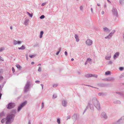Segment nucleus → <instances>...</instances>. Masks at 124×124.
<instances>
[{
  "label": "nucleus",
  "mask_w": 124,
  "mask_h": 124,
  "mask_svg": "<svg viewBox=\"0 0 124 124\" xmlns=\"http://www.w3.org/2000/svg\"><path fill=\"white\" fill-rule=\"evenodd\" d=\"M12 70L13 71V73H14V72H15V70L14 68V67H12Z\"/></svg>",
  "instance_id": "36"
},
{
  "label": "nucleus",
  "mask_w": 124,
  "mask_h": 124,
  "mask_svg": "<svg viewBox=\"0 0 124 124\" xmlns=\"http://www.w3.org/2000/svg\"><path fill=\"white\" fill-rule=\"evenodd\" d=\"M56 86H54V85H53V86L54 87H56Z\"/></svg>",
  "instance_id": "59"
},
{
  "label": "nucleus",
  "mask_w": 124,
  "mask_h": 124,
  "mask_svg": "<svg viewBox=\"0 0 124 124\" xmlns=\"http://www.w3.org/2000/svg\"><path fill=\"white\" fill-rule=\"evenodd\" d=\"M104 13V12L103 11H102L101 12V14L102 15H103Z\"/></svg>",
  "instance_id": "48"
},
{
  "label": "nucleus",
  "mask_w": 124,
  "mask_h": 124,
  "mask_svg": "<svg viewBox=\"0 0 124 124\" xmlns=\"http://www.w3.org/2000/svg\"><path fill=\"white\" fill-rule=\"evenodd\" d=\"M107 0L109 3H111V2L109 0Z\"/></svg>",
  "instance_id": "51"
},
{
  "label": "nucleus",
  "mask_w": 124,
  "mask_h": 124,
  "mask_svg": "<svg viewBox=\"0 0 124 124\" xmlns=\"http://www.w3.org/2000/svg\"><path fill=\"white\" fill-rule=\"evenodd\" d=\"M6 121V119L5 118V119H3L1 120V122L2 123H4L5 121Z\"/></svg>",
  "instance_id": "25"
},
{
  "label": "nucleus",
  "mask_w": 124,
  "mask_h": 124,
  "mask_svg": "<svg viewBox=\"0 0 124 124\" xmlns=\"http://www.w3.org/2000/svg\"><path fill=\"white\" fill-rule=\"evenodd\" d=\"M28 124H31V122L30 121H29L28 122Z\"/></svg>",
  "instance_id": "52"
},
{
  "label": "nucleus",
  "mask_w": 124,
  "mask_h": 124,
  "mask_svg": "<svg viewBox=\"0 0 124 124\" xmlns=\"http://www.w3.org/2000/svg\"><path fill=\"white\" fill-rule=\"evenodd\" d=\"M91 10L92 11V8H91Z\"/></svg>",
  "instance_id": "63"
},
{
  "label": "nucleus",
  "mask_w": 124,
  "mask_h": 124,
  "mask_svg": "<svg viewBox=\"0 0 124 124\" xmlns=\"http://www.w3.org/2000/svg\"><path fill=\"white\" fill-rule=\"evenodd\" d=\"M86 43L88 45H91L92 43V41L90 39H88L86 41Z\"/></svg>",
  "instance_id": "6"
},
{
  "label": "nucleus",
  "mask_w": 124,
  "mask_h": 124,
  "mask_svg": "<svg viewBox=\"0 0 124 124\" xmlns=\"http://www.w3.org/2000/svg\"><path fill=\"white\" fill-rule=\"evenodd\" d=\"M43 86H42V89H43Z\"/></svg>",
  "instance_id": "64"
},
{
  "label": "nucleus",
  "mask_w": 124,
  "mask_h": 124,
  "mask_svg": "<svg viewBox=\"0 0 124 124\" xmlns=\"http://www.w3.org/2000/svg\"><path fill=\"white\" fill-rule=\"evenodd\" d=\"M41 65V64H39L38 65Z\"/></svg>",
  "instance_id": "61"
},
{
  "label": "nucleus",
  "mask_w": 124,
  "mask_h": 124,
  "mask_svg": "<svg viewBox=\"0 0 124 124\" xmlns=\"http://www.w3.org/2000/svg\"><path fill=\"white\" fill-rule=\"evenodd\" d=\"M16 66L20 70L21 69V66L19 65L16 64Z\"/></svg>",
  "instance_id": "23"
},
{
  "label": "nucleus",
  "mask_w": 124,
  "mask_h": 124,
  "mask_svg": "<svg viewBox=\"0 0 124 124\" xmlns=\"http://www.w3.org/2000/svg\"><path fill=\"white\" fill-rule=\"evenodd\" d=\"M3 77H2V76H0V81H1V80H2V79H3Z\"/></svg>",
  "instance_id": "37"
},
{
  "label": "nucleus",
  "mask_w": 124,
  "mask_h": 124,
  "mask_svg": "<svg viewBox=\"0 0 124 124\" xmlns=\"http://www.w3.org/2000/svg\"><path fill=\"white\" fill-rule=\"evenodd\" d=\"M124 69V68L123 67H120L119 68V70L121 71L123 70Z\"/></svg>",
  "instance_id": "26"
},
{
  "label": "nucleus",
  "mask_w": 124,
  "mask_h": 124,
  "mask_svg": "<svg viewBox=\"0 0 124 124\" xmlns=\"http://www.w3.org/2000/svg\"><path fill=\"white\" fill-rule=\"evenodd\" d=\"M103 29L104 31H105V32L108 31V32H109V30H108V29L106 27H105V28H104Z\"/></svg>",
  "instance_id": "17"
},
{
  "label": "nucleus",
  "mask_w": 124,
  "mask_h": 124,
  "mask_svg": "<svg viewBox=\"0 0 124 124\" xmlns=\"http://www.w3.org/2000/svg\"><path fill=\"white\" fill-rule=\"evenodd\" d=\"M22 43V42L20 41H16V40H14V44L16 45L17 44H20Z\"/></svg>",
  "instance_id": "11"
},
{
  "label": "nucleus",
  "mask_w": 124,
  "mask_h": 124,
  "mask_svg": "<svg viewBox=\"0 0 124 124\" xmlns=\"http://www.w3.org/2000/svg\"><path fill=\"white\" fill-rule=\"evenodd\" d=\"M15 106V103H9L7 107L8 109H11L13 108Z\"/></svg>",
  "instance_id": "4"
},
{
  "label": "nucleus",
  "mask_w": 124,
  "mask_h": 124,
  "mask_svg": "<svg viewBox=\"0 0 124 124\" xmlns=\"http://www.w3.org/2000/svg\"><path fill=\"white\" fill-rule=\"evenodd\" d=\"M115 32V31L114 30L111 33H112V34H113Z\"/></svg>",
  "instance_id": "40"
},
{
  "label": "nucleus",
  "mask_w": 124,
  "mask_h": 124,
  "mask_svg": "<svg viewBox=\"0 0 124 124\" xmlns=\"http://www.w3.org/2000/svg\"><path fill=\"white\" fill-rule=\"evenodd\" d=\"M98 94L99 96H103L105 95V94L102 93H98Z\"/></svg>",
  "instance_id": "16"
},
{
  "label": "nucleus",
  "mask_w": 124,
  "mask_h": 124,
  "mask_svg": "<svg viewBox=\"0 0 124 124\" xmlns=\"http://www.w3.org/2000/svg\"><path fill=\"white\" fill-rule=\"evenodd\" d=\"M117 102V103H120V102L119 101H118Z\"/></svg>",
  "instance_id": "50"
},
{
  "label": "nucleus",
  "mask_w": 124,
  "mask_h": 124,
  "mask_svg": "<svg viewBox=\"0 0 124 124\" xmlns=\"http://www.w3.org/2000/svg\"><path fill=\"white\" fill-rule=\"evenodd\" d=\"M111 72L109 71H108L105 73V74L106 75H108L110 74Z\"/></svg>",
  "instance_id": "21"
},
{
  "label": "nucleus",
  "mask_w": 124,
  "mask_h": 124,
  "mask_svg": "<svg viewBox=\"0 0 124 124\" xmlns=\"http://www.w3.org/2000/svg\"><path fill=\"white\" fill-rule=\"evenodd\" d=\"M91 103H92L95 107L98 109H100V103L97 98L96 97L93 98L91 101Z\"/></svg>",
  "instance_id": "2"
},
{
  "label": "nucleus",
  "mask_w": 124,
  "mask_h": 124,
  "mask_svg": "<svg viewBox=\"0 0 124 124\" xmlns=\"http://www.w3.org/2000/svg\"><path fill=\"white\" fill-rule=\"evenodd\" d=\"M1 95H2V94L1 93H0V99H1Z\"/></svg>",
  "instance_id": "54"
},
{
  "label": "nucleus",
  "mask_w": 124,
  "mask_h": 124,
  "mask_svg": "<svg viewBox=\"0 0 124 124\" xmlns=\"http://www.w3.org/2000/svg\"><path fill=\"white\" fill-rule=\"evenodd\" d=\"M74 60V59H73V58H72V59H71V61H73Z\"/></svg>",
  "instance_id": "57"
},
{
  "label": "nucleus",
  "mask_w": 124,
  "mask_h": 124,
  "mask_svg": "<svg viewBox=\"0 0 124 124\" xmlns=\"http://www.w3.org/2000/svg\"><path fill=\"white\" fill-rule=\"evenodd\" d=\"M4 115V113L3 112H2L0 114V116H3Z\"/></svg>",
  "instance_id": "34"
},
{
  "label": "nucleus",
  "mask_w": 124,
  "mask_h": 124,
  "mask_svg": "<svg viewBox=\"0 0 124 124\" xmlns=\"http://www.w3.org/2000/svg\"><path fill=\"white\" fill-rule=\"evenodd\" d=\"M4 50V49L1 48L0 49V52H1L3 50Z\"/></svg>",
  "instance_id": "43"
},
{
  "label": "nucleus",
  "mask_w": 124,
  "mask_h": 124,
  "mask_svg": "<svg viewBox=\"0 0 124 124\" xmlns=\"http://www.w3.org/2000/svg\"><path fill=\"white\" fill-rule=\"evenodd\" d=\"M110 37L109 36H107V37H105V38L106 39H107V38H110Z\"/></svg>",
  "instance_id": "42"
},
{
  "label": "nucleus",
  "mask_w": 124,
  "mask_h": 124,
  "mask_svg": "<svg viewBox=\"0 0 124 124\" xmlns=\"http://www.w3.org/2000/svg\"><path fill=\"white\" fill-rule=\"evenodd\" d=\"M1 86H0V91H1L2 88V87Z\"/></svg>",
  "instance_id": "44"
},
{
  "label": "nucleus",
  "mask_w": 124,
  "mask_h": 124,
  "mask_svg": "<svg viewBox=\"0 0 124 124\" xmlns=\"http://www.w3.org/2000/svg\"><path fill=\"white\" fill-rule=\"evenodd\" d=\"M97 5L98 6H100V4H99V3H98L97 4Z\"/></svg>",
  "instance_id": "53"
},
{
  "label": "nucleus",
  "mask_w": 124,
  "mask_h": 124,
  "mask_svg": "<svg viewBox=\"0 0 124 124\" xmlns=\"http://www.w3.org/2000/svg\"><path fill=\"white\" fill-rule=\"evenodd\" d=\"M35 56L34 55H29V56L31 58H32Z\"/></svg>",
  "instance_id": "32"
},
{
  "label": "nucleus",
  "mask_w": 124,
  "mask_h": 124,
  "mask_svg": "<svg viewBox=\"0 0 124 124\" xmlns=\"http://www.w3.org/2000/svg\"><path fill=\"white\" fill-rule=\"evenodd\" d=\"M113 34H112V33H111L109 34V36L110 37H111L113 35Z\"/></svg>",
  "instance_id": "39"
},
{
  "label": "nucleus",
  "mask_w": 124,
  "mask_h": 124,
  "mask_svg": "<svg viewBox=\"0 0 124 124\" xmlns=\"http://www.w3.org/2000/svg\"><path fill=\"white\" fill-rule=\"evenodd\" d=\"M91 60V59L90 58H88L87 59V62H90Z\"/></svg>",
  "instance_id": "29"
},
{
  "label": "nucleus",
  "mask_w": 124,
  "mask_h": 124,
  "mask_svg": "<svg viewBox=\"0 0 124 124\" xmlns=\"http://www.w3.org/2000/svg\"><path fill=\"white\" fill-rule=\"evenodd\" d=\"M80 10H82L83 9V7L82 6H81L80 7Z\"/></svg>",
  "instance_id": "38"
},
{
  "label": "nucleus",
  "mask_w": 124,
  "mask_h": 124,
  "mask_svg": "<svg viewBox=\"0 0 124 124\" xmlns=\"http://www.w3.org/2000/svg\"><path fill=\"white\" fill-rule=\"evenodd\" d=\"M46 4V3H43L42 4V6H44V5H45Z\"/></svg>",
  "instance_id": "45"
},
{
  "label": "nucleus",
  "mask_w": 124,
  "mask_h": 124,
  "mask_svg": "<svg viewBox=\"0 0 124 124\" xmlns=\"http://www.w3.org/2000/svg\"><path fill=\"white\" fill-rule=\"evenodd\" d=\"M57 97V95L56 94H54L53 95V99H55Z\"/></svg>",
  "instance_id": "27"
},
{
  "label": "nucleus",
  "mask_w": 124,
  "mask_h": 124,
  "mask_svg": "<svg viewBox=\"0 0 124 124\" xmlns=\"http://www.w3.org/2000/svg\"><path fill=\"white\" fill-rule=\"evenodd\" d=\"M122 120H124V116L122 117L120 119L118 120V121L117 122V124L119 123V122H120Z\"/></svg>",
  "instance_id": "14"
},
{
  "label": "nucleus",
  "mask_w": 124,
  "mask_h": 124,
  "mask_svg": "<svg viewBox=\"0 0 124 124\" xmlns=\"http://www.w3.org/2000/svg\"><path fill=\"white\" fill-rule=\"evenodd\" d=\"M27 13L31 17H32L33 15V14L32 13L31 14H30V13H29V12H27Z\"/></svg>",
  "instance_id": "28"
},
{
  "label": "nucleus",
  "mask_w": 124,
  "mask_h": 124,
  "mask_svg": "<svg viewBox=\"0 0 124 124\" xmlns=\"http://www.w3.org/2000/svg\"><path fill=\"white\" fill-rule=\"evenodd\" d=\"M101 117L105 119H106L107 118V116L105 113L102 112V113L101 115Z\"/></svg>",
  "instance_id": "5"
},
{
  "label": "nucleus",
  "mask_w": 124,
  "mask_h": 124,
  "mask_svg": "<svg viewBox=\"0 0 124 124\" xmlns=\"http://www.w3.org/2000/svg\"><path fill=\"white\" fill-rule=\"evenodd\" d=\"M44 103L43 102H42L41 103V108H43L44 107Z\"/></svg>",
  "instance_id": "33"
},
{
  "label": "nucleus",
  "mask_w": 124,
  "mask_h": 124,
  "mask_svg": "<svg viewBox=\"0 0 124 124\" xmlns=\"http://www.w3.org/2000/svg\"><path fill=\"white\" fill-rule=\"evenodd\" d=\"M112 11L113 13V14L114 15H117V12L116 11V8H114L113 9Z\"/></svg>",
  "instance_id": "9"
},
{
  "label": "nucleus",
  "mask_w": 124,
  "mask_h": 124,
  "mask_svg": "<svg viewBox=\"0 0 124 124\" xmlns=\"http://www.w3.org/2000/svg\"><path fill=\"white\" fill-rule=\"evenodd\" d=\"M75 39H76V41L77 42H78V41H79V39L78 38V36L76 35H75Z\"/></svg>",
  "instance_id": "22"
},
{
  "label": "nucleus",
  "mask_w": 124,
  "mask_h": 124,
  "mask_svg": "<svg viewBox=\"0 0 124 124\" xmlns=\"http://www.w3.org/2000/svg\"><path fill=\"white\" fill-rule=\"evenodd\" d=\"M89 77H91L92 76H93V77H95L96 78L97 77V75H92V74H89Z\"/></svg>",
  "instance_id": "20"
},
{
  "label": "nucleus",
  "mask_w": 124,
  "mask_h": 124,
  "mask_svg": "<svg viewBox=\"0 0 124 124\" xmlns=\"http://www.w3.org/2000/svg\"><path fill=\"white\" fill-rule=\"evenodd\" d=\"M19 49H24L25 48V47L24 46L22 45V46L20 47H18Z\"/></svg>",
  "instance_id": "19"
},
{
  "label": "nucleus",
  "mask_w": 124,
  "mask_h": 124,
  "mask_svg": "<svg viewBox=\"0 0 124 124\" xmlns=\"http://www.w3.org/2000/svg\"><path fill=\"white\" fill-rule=\"evenodd\" d=\"M34 62H32L31 63V64H34Z\"/></svg>",
  "instance_id": "56"
},
{
  "label": "nucleus",
  "mask_w": 124,
  "mask_h": 124,
  "mask_svg": "<svg viewBox=\"0 0 124 124\" xmlns=\"http://www.w3.org/2000/svg\"><path fill=\"white\" fill-rule=\"evenodd\" d=\"M31 84H27V85H30Z\"/></svg>",
  "instance_id": "62"
},
{
  "label": "nucleus",
  "mask_w": 124,
  "mask_h": 124,
  "mask_svg": "<svg viewBox=\"0 0 124 124\" xmlns=\"http://www.w3.org/2000/svg\"><path fill=\"white\" fill-rule=\"evenodd\" d=\"M45 17V16L43 15H42L40 17V18L41 19H42L44 18Z\"/></svg>",
  "instance_id": "31"
},
{
  "label": "nucleus",
  "mask_w": 124,
  "mask_h": 124,
  "mask_svg": "<svg viewBox=\"0 0 124 124\" xmlns=\"http://www.w3.org/2000/svg\"><path fill=\"white\" fill-rule=\"evenodd\" d=\"M119 53L118 52L116 53L114 55V58L115 59L119 55Z\"/></svg>",
  "instance_id": "15"
},
{
  "label": "nucleus",
  "mask_w": 124,
  "mask_h": 124,
  "mask_svg": "<svg viewBox=\"0 0 124 124\" xmlns=\"http://www.w3.org/2000/svg\"><path fill=\"white\" fill-rule=\"evenodd\" d=\"M111 57V56L110 54H108L107 55V56H106V57L105 58L107 60H109V59Z\"/></svg>",
  "instance_id": "13"
},
{
  "label": "nucleus",
  "mask_w": 124,
  "mask_h": 124,
  "mask_svg": "<svg viewBox=\"0 0 124 124\" xmlns=\"http://www.w3.org/2000/svg\"><path fill=\"white\" fill-rule=\"evenodd\" d=\"M90 86L91 87L95 88V89H99V88L98 87H96V86Z\"/></svg>",
  "instance_id": "30"
},
{
  "label": "nucleus",
  "mask_w": 124,
  "mask_h": 124,
  "mask_svg": "<svg viewBox=\"0 0 124 124\" xmlns=\"http://www.w3.org/2000/svg\"><path fill=\"white\" fill-rule=\"evenodd\" d=\"M29 88V86H25L24 87V92H26L28 91Z\"/></svg>",
  "instance_id": "10"
},
{
  "label": "nucleus",
  "mask_w": 124,
  "mask_h": 124,
  "mask_svg": "<svg viewBox=\"0 0 124 124\" xmlns=\"http://www.w3.org/2000/svg\"><path fill=\"white\" fill-rule=\"evenodd\" d=\"M2 71H2V70H1L0 71V74H2V73H1V72H2Z\"/></svg>",
  "instance_id": "55"
},
{
  "label": "nucleus",
  "mask_w": 124,
  "mask_h": 124,
  "mask_svg": "<svg viewBox=\"0 0 124 124\" xmlns=\"http://www.w3.org/2000/svg\"><path fill=\"white\" fill-rule=\"evenodd\" d=\"M72 118L74 120H76L77 118V114H74L72 116Z\"/></svg>",
  "instance_id": "12"
},
{
  "label": "nucleus",
  "mask_w": 124,
  "mask_h": 124,
  "mask_svg": "<svg viewBox=\"0 0 124 124\" xmlns=\"http://www.w3.org/2000/svg\"><path fill=\"white\" fill-rule=\"evenodd\" d=\"M87 61H86V62L85 63V65H86L87 64Z\"/></svg>",
  "instance_id": "60"
},
{
  "label": "nucleus",
  "mask_w": 124,
  "mask_h": 124,
  "mask_svg": "<svg viewBox=\"0 0 124 124\" xmlns=\"http://www.w3.org/2000/svg\"><path fill=\"white\" fill-rule=\"evenodd\" d=\"M91 103V102L89 103L88 105L90 109L92 110H93V105Z\"/></svg>",
  "instance_id": "8"
},
{
  "label": "nucleus",
  "mask_w": 124,
  "mask_h": 124,
  "mask_svg": "<svg viewBox=\"0 0 124 124\" xmlns=\"http://www.w3.org/2000/svg\"><path fill=\"white\" fill-rule=\"evenodd\" d=\"M61 48H59V52H60L61 51Z\"/></svg>",
  "instance_id": "49"
},
{
  "label": "nucleus",
  "mask_w": 124,
  "mask_h": 124,
  "mask_svg": "<svg viewBox=\"0 0 124 124\" xmlns=\"http://www.w3.org/2000/svg\"><path fill=\"white\" fill-rule=\"evenodd\" d=\"M57 122L58 124H60V118H58L57 120Z\"/></svg>",
  "instance_id": "24"
},
{
  "label": "nucleus",
  "mask_w": 124,
  "mask_h": 124,
  "mask_svg": "<svg viewBox=\"0 0 124 124\" xmlns=\"http://www.w3.org/2000/svg\"><path fill=\"white\" fill-rule=\"evenodd\" d=\"M38 70V71H39V72H40L41 71V69H40V67L39 68Z\"/></svg>",
  "instance_id": "41"
},
{
  "label": "nucleus",
  "mask_w": 124,
  "mask_h": 124,
  "mask_svg": "<svg viewBox=\"0 0 124 124\" xmlns=\"http://www.w3.org/2000/svg\"><path fill=\"white\" fill-rule=\"evenodd\" d=\"M35 82H39V81H35Z\"/></svg>",
  "instance_id": "58"
},
{
  "label": "nucleus",
  "mask_w": 124,
  "mask_h": 124,
  "mask_svg": "<svg viewBox=\"0 0 124 124\" xmlns=\"http://www.w3.org/2000/svg\"><path fill=\"white\" fill-rule=\"evenodd\" d=\"M60 53L59 51H58L56 54L57 55Z\"/></svg>",
  "instance_id": "47"
},
{
  "label": "nucleus",
  "mask_w": 124,
  "mask_h": 124,
  "mask_svg": "<svg viewBox=\"0 0 124 124\" xmlns=\"http://www.w3.org/2000/svg\"><path fill=\"white\" fill-rule=\"evenodd\" d=\"M65 55H66V56H67V52L66 51H65Z\"/></svg>",
  "instance_id": "46"
},
{
  "label": "nucleus",
  "mask_w": 124,
  "mask_h": 124,
  "mask_svg": "<svg viewBox=\"0 0 124 124\" xmlns=\"http://www.w3.org/2000/svg\"><path fill=\"white\" fill-rule=\"evenodd\" d=\"M43 34V31H41L40 32V36L39 38H41L42 37V36Z\"/></svg>",
  "instance_id": "18"
},
{
  "label": "nucleus",
  "mask_w": 124,
  "mask_h": 124,
  "mask_svg": "<svg viewBox=\"0 0 124 124\" xmlns=\"http://www.w3.org/2000/svg\"><path fill=\"white\" fill-rule=\"evenodd\" d=\"M15 112L14 111L10 113L7 116L6 119V124H10L14 120L15 117Z\"/></svg>",
  "instance_id": "1"
},
{
  "label": "nucleus",
  "mask_w": 124,
  "mask_h": 124,
  "mask_svg": "<svg viewBox=\"0 0 124 124\" xmlns=\"http://www.w3.org/2000/svg\"><path fill=\"white\" fill-rule=\"evenodd\" d=\"M62 104L63 106L64 107H66L67 106V102L66 101L63 100L62 101Z\"/></svg>",
  "instance_id": "7"
},
{
  "label": "nucleus",
  "mask_w": 124,
  "mask_h": 124,
  "mask_svg": "<svg viewBox=\"0 0 124 124\" xmlns=\"http://www.w3.org/2000/svg\"><path fill=\"white\" fill-rule=\"evenodd\" d=\"M27 102V101H25L23 102L18 107V111H20L22 108L26 104Z\"/></svg>",
  "instance_id": "3"
},
{
  "label": "nucleus",
  "mask_w": 124,
  "mask_h": 124,
  "mask_svg": "<svg viewBox=\"0 0 124 124\" xmlns=\"http://www.w3.org/2000/svg\"><path fill=\"white\" fill-rule=\"evenodd\" d=\"M67 120H68V119H70V116H68L67 117Z\"/></svg>",
  "instance_id": "35"
}]
</instances>
